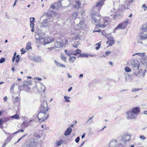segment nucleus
<instances>
[{
  "label": "nucleus",
  "instance_id": "1",
  "mask_svg": "<svg viewBox=\"0 0 147 147\" xmlns=\"http://www.w3.org/2000/svg\"><path fill=\"white\" fill-rule=\"evenodd\" d=\"M49 114L46 112L40 111L37 115V118L40 122H41L45 121L48 118Z\"/></svg>",
  "mask_w": 147,
  "mask_h": 147
},
{
  "label": "nucleus",
  "instance_id": "2",
  "mask_svg": "<svg viewBox=\"0 0 147 147\" xmlns=\"http://www.w3.org/2000/svg\"><path fill=\"white\" fill-rule=\"evenodd\" d=\"M109 147H123V145L120 143H118L117 140L112 139L110 142Z\"/></svg>",
  "mask_w": 147,
  "mask_h": 147
},
{
  "label": "nucleus",
  "instance_id": "3",
  "mask_svg": "<svg viewBox=\"0 0 147 147\" xmlns=\"http://www.w3.org/2000/svg\"><path fill=\"white\" fill-rule=\"evenodd\" d=\"M54 41V39L53 38L50 39L49 38L46 37L44 38L43 37L42 39L41 40V44L46 45Z\"/></svg>",
  "mask_w": 147,
  "mask_h": 147
},
{
  "label": "nucleus",
  "instance_id": "4",
  "mask_svg": "<svg viewBox=\"0 0 147 147\" xmlns=\"http://www.w3.org/2000/svg\"><path fill=\"white\" fill-rule=\"evenodd\" d=\"M128 20H127L125 21L122 22V23L119 24L115 29V30H118L119 29H125L128 25Z\"/></svg>",
  "mask_w": 147,
  "mask_h": 147
},
{
  "label": "nucleus",
  "instance_id": "5",
  "mask_svg": "<svg viewBox=\"0 0 147 147\" xmlns=\"http://www.w3.org/2000/svg\"><path fill=\"white\" fill-rule=\"evenodd\" d=\"M59 3L58 2L57 3L59 4H60V6L57 7V8H59L60 7H65L66 5H69L70 4V1L68 0H59Z\"/></svg>",
  "mask_w": 147,
  "mask_h": 147
},
{
  "label": "nucleus",
  "instance_id": "6",
  "mask_svg": "<svg viewBox=\"0 0 147 147\" xmlns=\"http://www.w3.org/2000/svg\"><path fill=\"white\" fill-rule=\"evenodd\" d=\"M120 141L122 142H126L129 141L131 138V136L130 135L124 134L123 136L119 137Z\"/></svg>",
  "mask_w": 147,
  "mask_h": 147
},
{
  "label": "nucleus",
  "instance_id": "7",
  "mask_svg": "<svg viewBox=\"0 0 147 147\" xmlns=\"http://www.w3.org/2000/svg\"><path fill=\"white\" fill-rule=\"evenodd\" d=\"M39 144L36 140H30L27 147H38Z\"/></svg>",
  "mask_w": 147,
  "mask_h": 147
},
{
  "label": "nucleus",
  "instance_id": "8",
  "mask_svg": "<svg viewBox=\"0 0 147 147\" xmlns=\"http://www.w3.org/2000/svg\"><path fill=\"white\" fill-rule=\"evenodd\" d=\"M35 38L36 39V42L37 43L41 44V40L42 39L43 36L41 33H36L35 34Z\"/></svg>",
  "mask_w": 147,
  "mask_h": 147
},
{
  "label": "nucleus",
  "instance_id": "9",
  "mask_svg": "<svg viewBox=\"0 0 147 147\" xmlns=\"http://www.w3.org/2000/svg\"><path fill=\"white\" fill-rule=\"evenodd\" d=\"M127 118L128 119H132L136 118L137 116V115L135 114L132 111H128L127 112Z\"/></svg>",
  "mask_w": 147,
  "mask_h": 147
},
{
  "label": "nucleus",
  "instance_id": "10",
  "mask_svg": "<svg viewBox=\"0 0 147 147\" xmlns=\"http://www.w3.org/2000/svg\"><path fill=\"white\" fill-rule=\"evenodd\" d=\"M92 20H94V22L97 23H100V15L98 14L96 15L95 14H93L92 15Z\"/></svg>",
  "mask_w": 147,
  "mask_h": 147
},
{
  "label": "nucleus",
  "instance_id": "11",
  "mask_svg": "<svg viewBox=\"0 0 147 147\" xmlns=\"http://www.w3.org/2000/svg\"><path fill=\"white\" fill-rule=\"evenodd\" d=\"M31 81L30 80H25L24 81L23 84L22 85V87L25 88H26L25 90L26 91H28L30 90V88L28 86L29 85H30L31 84Z\"/></svg>",
  "mask_w": 147,
  "mask_h": 147
},
{
  "label": "nucleus",
  "instance_id": "12",
  "mask_svg": "<svg viewBox=\"0 0 147 147\" xmlns=\"http://www.w3.org/2000/svg\"><path fill=\"white\" fill-rule=\"evenodd\" d=\"M131 65L133 69L135 70L138 69L139 67V64L138 61L136 62L133 61L131 63Z\"/></svg>",
  "mask_w": 147,
  "mask_h": 147
},
{
  "label": "nucleus",
  "instance_id": "13",
  "mask_svg": "<svg viewBox=\"0 0 147 147\" xmlns=\"http://www.w3.org/2000/svg\"><path fill=\"white\" fill-rule=\"evenodd\" d=\"M47 105L44 104H42L40 107V111L47 113L48 111Z\"/></svg>",
  "mask_w": 147,
  "mask_h": 147
},
{
  "label": "nucleus",
  "instance_id": "14",
  "mask_svg": "<svg viewBox=\"0 0 147 147\" xmlns=\"http://www.w3.org/2000/svg\"><path fill=\"white\" fill-rule=\"evenodd\" d=\"M75 4L74 5V7L75 9H78L81 8L83 6H82L80 1L79 0H74Z\"/></svg>",
  "mask_w": 147,
  "mask_h": 147
},
{
  "label": "nucleus",
  "instance_id": "15",
  "mask_svg": "<svg viewBox=\"0 0 147 147\" xmlns=\"http://www.w3.org/2000/svg\"><path fill=\"white\" fill-rule=\"evenodd\" d=\"M31 59L36 63L41 62L42 61L41 57L39 56H36L32 57Z\"/></svg>",
  "mask_w": 147,
  "mask_h": 147
},
{
  "label": "nucleus",
  "instance_id": "16",
  "mask_svg": "<svg viewBox=\"0 0 147 147\" xmlns=\"http://www.w3.org/2000/svg\"><path fill=\"white\" fill-rule=\"evenodd\" d=\"M108 41L107 42V43L109 42V45L110 46H112L114 43V38L113 37L110 36L108 37L107 38Z\"/></svg>",
  "mask_w": 147,
  "mask_h": 147
},
{
  "label": "nucleus",
  "instance_id": "17",
  "mask_svg": "<svg viewBox=\"0 0 147 147\" xmlns=\"http://www.w3.org/2000/svg\"><path fill=\"white\" fill-rule=\"evenodd\" d=\"M63 45V44L61 41H57L55 43V48H59L62 47Z\"/></svg>",
  "mask_w": 147,
  "mask_h": 147
},
{
  "label": "nucleus",
  "instance_id": "18",
  "mask_svg": "<svg viewBox=\"0 0 147 147\" xmlns=\"http://www.w3.org/2000/svg\"><path fill=\"white\" fill-rule=\"evenodd\" d=\"M144 31H141V30H140V38L141 39L144 40L147 38V34H144L142 35V34H143Z\"/></svg>",
  "mask_w": 147,
  "mask_h": 147
},
{
  "label": "nucleus",
  "instance_id": "19",
  "mask_svg": "<svg viewBox=\"0 0 147 147\" xmlns=\"http://www.w3.org/2000/svg\"><path fill=\"white\" fill-rule=\"evenodd\" d=\"M72 131V129L70 127H68L65 131L64 135L67 136L69 135Z\"/></svg>",
  "mask_w": 147,
  "mask_h": 147
},
{
  "label": "nucleus",
  "instance_id": "20",
  "mask_svg": "<svg viewBox=\"0 0 147 147\" xmlns=\"http://www.w3.org/2000/svg\"><path fill=\"white\" fill-rule=\"evenodd\" d=\"M140 109L138 107H136L134 108L132 111L135 114L137 115V113H139L140 111Z\"/></svg>",
  "mask_w": 147,
  "mask_h": 147
},
{
  "label": "nucleus",
  "instance_id": "21",
  "mask_svg": "<svg viewBox=\"0 0 147 147\" xmlns=\"http://www.w3.org/2000/svg\"><path fill=\"white\" fill-rule=\"evenodd\" d=\"M32 121V120H30L28 122H26V121H24L22 123V125L23 126H24L26 127H27L30 126L31 125L30 123Z\"/></svg>",
  "mask_w": 147,
  "mask_h": 147
},
{
  "label": "nucleus",
  "instance_id": "22",
  "mask_svg": "<svg viewBox=\"0 0 147 147\" xmlns=\"http://www.w3.org/2000/svg\"><path fill=\"white\" fill-rule=\"evenodd\" d=\"M54 62L55 63L56 65L58 67H64L65 68V66L64 65L58 62L56 60H54Z\"/></svg>",
  "mask_w": 147,
  "mask_h": 147
},
{
  "label": "nucleus",
  "instance_id": "23",
  "mask_svg": "<svg viewBox=\"0 0 147 147\" xmlns=\"http://www.w3.org/2000/svg\"><path fill=\"white\" fill-rule=\"evenodd\" d=\"M63 142V141L62 140H61L58 141H57L56 142L55 144H56L57 146H60L62 144Z\"/></svg>",
  "mask_w": 147,
  "mask_h": 147
},
{
  "label": "nucleus",
  "instance_id": "24",
  "mask_svg": "<svg viewBox=\"0 0 147 147\" xmlns=\"http://www.w3.org/2000/svg\"><path fill=\"white\" fill-rule=\"evenodd\" d=\"M104 0H102L98 2L96 5V7H100L102 6L103 4Z\"/></svg>",
  "mask_w": 147,
  "mask_h": 147
},
{
  "label": "nucleus",
  "instance_id": "25",
  "mask_svg": "<svg viewBox=\"0 0 147 147\" xmlns=\"http://www.w3.org/2000/svg\"><path fill=\"white\" fill-rule=\"evenodd\" d=\"M84 25V22L83 21H80V23L78 24V27L83 28Z\"/></svg>",
  "mask_w": 147,
  "mask_h": 147
},
{
  "label": "nucleus",
  "instance_id": "26",
  "mask_svg": "<svg viewBox=\"0 0 147 147\" xmlns=\"http://www.w3.org/2000/svg\"><path fill=\"white\" fill-rule=\"evenodd\" d=\"M30 27L32 28V29L31 30V31L32 32H33L34 31V22H30Z\"/></svg>",
  "mask_w": 147,
  "mask_h": 147
},
{
  "label": "nucleus",
  "instance_id": "27",
  "mask_svg": "<svg viewBox=\"0 0 147 147\" xmlns=\"http://www.w3.org/2000/svg\"><path fill=\"white\" fill-rule=\"evenodd\" d=\"M31 45V44L30 42H28L27 44L26 47V48L27 50H28L30 49H32V47Z\"/></svg>",
  "mask_w": 147,
  "mask_h": 147
},
{
  "label": "nucleus",
  "instance_id": "28",
  "mask_svg": "<svg viewBox=\"0 0 147 147\" xmlns=\"http://www.w3.org/2000/svg\"><path fill=\"white\" fill-rule=\"evenodd\" d=\"M147 30V24L144 26H143L142 28L141 29V31L146 32Z\"/></svg>",
  "mask_w": 147,
  "mask_h": 147
},
{
  "label": "nucleus",
  "instance_id": "29",
  "mask_svg": "<svg viewBox=\"0 0 147 147\" xmlns=\"http://www.w3.org/2000/svg\"><path fill=\"white\" fill-rule=\"evenodd\" d=\"M78 15V13L77 11H75L73 12L72 13V15L73 16V18L74 19L76 18L77 16Z\"/></svg>",
  "mask_w": 147,
  "mask_h": 147
},
{
  "label": "nucleus",
  "instance_id": "30",
  "mask_svg": "<svg viewBox=\"0 0 147 147\" xmlns=\"http://www.w3.org/2000/svg\"><path fill=\"white\" fill-rule=\"evenodd\" d=\"M88 55L89 54L86 53L80 54L78 58L79 57H88V56H89Z\"/></svg>",
  "mask_w": 147,
  "mask_h": 147
},
{
  "label": "nucleus",
  "instance_id": "31",
  "mask_svg": "<svg viewBox=\"0 0 147 147\" xmlns=\"http://www.w3.org/2000/svg\"><path fill=\"white\" fill-rule=\"evenodd\" d=\"M94 117V116H92V117H90L89 118L88 121L86 122V124L88 123V122H89L90 124L93 123V121L92 120V118Z\"/></svg>",
  "mask_w": 147,
  "mask_h": 147
},
{
  "label": "nucleus",
  "instance_id": "32",
  "mask_svg": "<svg viewBox=\"0 0 147 147\" xmlns=\"http://www.w3.org/2000/svg\"><path fill=\"white\" fill-rule=\"evenodd\" d=\"M76 59V57H75L72 56L70 57L69 60L70 61H71L72 63H74V61Z\"/></svg>",
  "mask_w": 147,
  "mask_h": 147
},
{
  "label": "nucleus",
  "instance_id": "33",
  "mask_svg": "<svg viewBox=\"0 0 147 147\" xmlns=\"http://www.w3.org/2000/svg\"><path fill=\"white\" fill-rule=\"evenodd\" d=\"M12 118H14L16 119H20V117L17 114H16L13 116L11 117Z\"/></svg>",
  "mask_w": 147,
  "mask_h": 147
},
{
  "label": "nucleus",
  "instance_id": "34",
  "mask_svg": "<svg viewBox=\"0 0 147 147\" xmlns=\"http://www.w3.org/2000/svg\"><path fill=\"white\" fill-rule=\"evenodd\" d=\"M47 23L44 21L41 24V26L44 27L47 26Z\"/></svg>",
  "mask_w": 147,
  "mask_h": 147
},
{
  "label": "nucleus",
  "instance_id": "35",
  "mask_svg": "<svg viewBox=\"0 0 147 147\" xmlns=\"http://www.w3.org/2000/svg\"><path fill=\"white\" fill-rule=\"evenodd\" d=\"M125 71L127 72H130L131 71V69L129 67H126L125 68Z\"/></svg>",
  "mask_w": 147,
  "mask_h": 147
},
{
  "label": "nucleus",
  "instance_id": "36",
  "mask_svg": "<svg viewBox=\"0 0 147 147\" xmlns=\"http://www.w3.org/2000/svg\"><path fill=\"white\" fill-rule=\"evenodd\" d=\"M64 98L65 99V102H70V100L69 99V98H70V97H67L66 96H64Z\"/></svg>",
  "mask_w": 147,
  "mask_h": 147
},
{
  "label": "nucleus",
  "instance_id": "37",
  "mask_svg": "<svg viewBox=\"0 0 147 147\" xmlns=\"http://www.w3.org/2000/svg\"><path fill=\"white\" fill-rule=\"evenodd\" d=\"M105 27H106L109 24V22H108L107 20H104V24H103Z\"/></svg>",
  "mask_w": 147,
  "mask_h": 147
},
{
  "label": "nucleus",
  "instance_id": "38",
  "mask_svg": "<svg viewBox=\"0 0 147 147\" xmlns=\"http://www.w3.org/2000/svg\"><path fill=\"white\" fill-rule=\"evenodd\" d=\"M96 45H97L98 46L96 47V50H98L100 48L101 44L100 42H99L98 43H96Z\"/></svg>",
  "mask_w": 147,
  "mask_h": 147
},
{
  "label": "nucleus",
  "instance_id": "39",
  "mask_svg": "<svg viewBox=\"0 0 147 147\" xmlns=\"http://www.w3.org/2000/svg\"><path fill=\"white\" fill-rule=\"evenodd\" d=\"M64 51L65 53L67 54L69 56H70L71 55H72V54L70 52L67 51V50H64Z\"/></svg>",
  "mask_w": 147,
  "mask_h": 147
},
{
  "label": "nucleus",
  "instance_id": "40",
  "mask_svg": "<svg viewBox=\"0 0 147 147\" xmlns=\"http://www.w3.org/2000/svg\"><path fill=\"white\" fill-rule=\"evenodd\" d=\"M139 138L142 140H144L146 139V137L144 135H141L140 136Z\"/></svg>",
  "mask_w": 147,
  "mask_h": 147
},
{
  "label": "nucleus",
  "instance_id": "41",
  "mask_svg": "<svg viewBox=\"0 0 147 147\" xmlns=\"http://www.w3.org/2000/svg\"><path fill=\"white\" fill-rule=\"evenodd\" d=\"M61 59L63 61H64L65 62H66V58L65 57H64L63 56L61 55Z\"/></svg>",
  "mask_w": 147,
  "mask_h": 147
},
{
  "label": "nucleus",
  "instance_id": "42",
  "mask_svg": "<svg viewBox=\"0 0 147 147\" xmlns=\"http://www.w3.org/2000/svg\"><path fill=\"white\" fill-rule=\"evenodd\" d=\"M142 8L144 9V10L145 11L147 9V6L145 4H143L142 6Z\"/></svg>",
  "mask_w": 147,
  "mask_h": 147
},
{
  "label": "nucleus",
  "instance_id": "43",
  "mask_svg": "<svg viewBox=\"0 0 147 147\" xmlns=\"http://www.w3.org/2000/svg\"><path fill=\"white\" fill-rule=\"evenodd\" d=\"M24 131V130L23 129H20V130H18L17 131L14 132L13 133L14 134H16L17 133H18L19 132H23Z\"/></svg>",
  "mask_w": 147,
  "mask_h": 147
},
{
  "label": "nucleus",
  "instance_id": "44",
  "mask_svg": "<svg viewBox=\"0 0 147 147\" xmlns=\"http://www.w3.org/2000/svg\"><path fill=\"white\" fill-rule=\"evenodd\" d=\"M5 61L4 58L2 57L0 59V63H1L5 62Z\"/></svg>",
  "mask_w": 147,
  "mask_h": 147
},
{
  "label": "nucleus",
  "instance_id": "45",
  "mask_svg": "<svg viewBox=\"0 0 147 147\" xmlns=\"http://www.w3.org/2000/svg\"><path fill=\"white\" fill-rule=\"evenodd\" d=\"M75 52H76L77 54H81V51L79 49H77L75 51Z\"/></svg>",
  "mask_w": 147,
  "mask_h": 147
},
{
  "label": "nucleus",
  "instance_id": "46",
  "mask_svg": "<svg viewBox=\"0 0 147 147\" xmlns=\"http://www.w3.org/2000/svg\"><path fill=\"white\" fill-rule=\"evenodd\" d=\"M80 138L79 137H78L75 139V141L76 143H78L80 140Z\"/></svg>",
  "mask_w": 147,
  "mask_h": 147
},
{
  "label": "nucleus",
  "instance_id": "47",
  "mask_svg": "<svg viewBox=\"0 0 147 147\" xmlns=\"http://www.w3.org/2000/svg\"><path fill=\"white\" fill-rule=\"evenodd\" d=\"M140 90V89H138V88H135L134 89H133L131 91L133 92H135L137 91H138L139 90Z\"/></svg>",
  "mask_w": 147,
  "mask_h": 147
},
{
  "label": "nucleus",
  "instance_id": "48",
  "mask_svg": "<svg viewBox=\"0 0 147 147\" xmlns=\"http://www.w3.org/2000/svg\"><path fill=\"white\" fill-rule=\"evenodd\" d=\"M55 47H48V49L50 50V51H51L53 50L54 49H55Z\"/></svg>",
  "mask_w": 147,
  "mask_h": 147
},
{
  "label": "nucleus",
  "instance_id": "49",
  "mask_svg": "<svg viewBox=\"0 0 147 147\" xmlns=\"http://www.w3.org/2000/svg\"><path fill=\"white\" fill-rule=\"evenodd\" d=\"M15 100L16 102H18L20 101V99L17 96L15 98Z\"/></svg>",
  "mask_w": 147,
  "mask_h": 147
},
{
  "label": "nucleus",
  "instance_id": "50",
  "mask_svg": "<svg viewBox=\"0 0 147 147\" xmlns=\"http://www.w3.org/2000/svg\"><path fill=\"white\" fill-rule=\"evenodd\" d=\"M21 54H24L26 52V51L24 50L23 49H21Z\"/></svg>",
  "mask_w": 147,
  "mask_h": 147
},
{
  "label": "nucleus",
  "instance_id": "51",
  "mask_svg": "<svg viewBox=\"0 0 147 147\" xmlns=\"http://www.w3.org/2000/svg\"><path fill=\"white\" fill-rule=\"evenodd\" d=\"M101 31V30L100 29L96 30V29H94V30L93 31V32H100Z\"/></svg>",
  "mask_w": 147,
  "mask_h": 147
},
{
  "label": "nucleus",
  "instance_id": "52",
  "mask_svg": "<svg viewBox=\"0 0 147 147\" xmlns=\"http://www.w3.org/2000/svg\"><path fill=\"white\" fill-rule=\"evenodd\" d=\"M3 118L0 119V126L1 125L3 122V120H2Z\"/></svg>",
  "mask_w": 147,
  "mask_h": 147
},
{
  "label": "nucleus",
  "instance_id": "53",
  "mask_svg": "<svg viewBox=\"0 0 147 147\" xmlns=\"http://www.w3.org/2000/svg\"><path fill=\"white\" fill-rule=\"evenodd\" d=\"M98 25L101 28H105V27L104 24H98Z\"/></svg>",
  "mask_w": 147,
  "mask_h": 147
},
{
  "label": "nucleus",
  "instance_id": "54",
  "mask_svg": "<svg viewBox=\"0 0 147 147\" xmlns=\"http://www.w3.org/2000/svg\"><path fill=\"white\" fill-rule=\"evenodd\" d=\"M15 87V84H14L13 83L11 86V90H13L14 88Z\"/></svg>",
  "mask_w": 147,
  "mask_h": 147
},
{
  "label": "nucleus",
  "instance_id": "55",
  "mask_svg": "<svg viewBox=\"0 0 147 147\" xmlns=\"http://www.w3.org/2000/svg\"><path fill=\"white\" fill-rule=\"evenodd\" d=\"M111 52L110 51H107L106 52L105 54L107 56L109 55V54L111 53Z\"/></svg>",
  "mask_w": 147,
  "mask_h": 147
},
{
  "label": "nucleus",
  "instance_id": "56",
  "mask_svg": "<svg viewBox=\"0 0 147 147\" xmlns=\"http://www.w3.org/2000/svg\"><path fill=\"white\" fill-rule=\"evenodd\" d=\"M20 58H16V63H18L20 61Z\"/></svg>",
  "mask_w": 147,
  "mask_h": 147
},
{
  "label": "nucleus",
  "instance_id": "57",
  "mask_svg": "<svg viewBox=\"0 0 147 147\" xmlns=\"http://www.w3.org/2000/svg\"><path fill=\"white\" fill-rule=\"evenodd\" d=\"M142 54V53H136L135 54H134L132 55L134 56L135 55H139L141 56Z\"/></svg>",
  "mask_w": 147,
  "mask_h": 147
},
{
  "label": "nucleus",
  "instance_id": "58",
  "mask_svg": "<svg viewBox=\"0 0 147 147\" xmlns=\"http://www.w3.org/2000/svg\"><path fill=\"white\" fill-rule=\"evenodd\" d=\"M3 100L5 102L7 100V96H5L3 98Z\"/></svg>",
  "mask_w": 147,
  "mask_h": 147
},
{
  "label": "nucleus",
  "instance_id": "59",
  "mask_svg": "<svg viewBox=\"0 0 147 147\" xmlns=\"http://www.w3.org/2000/svg\"><path fill=\"white\" fill-rule=\"evenodd\" d=\"M32 20H30V22H34V20H35V18L34 17H32Z\"/></svg>",
  "mask_w": 147,
  "mask_h": 147
},
{
  "label": "nucleus",
  "instance_id": "60",
  "mask_svg": "<svg viewBox=\"0 0 147 147\" xmlns=\"http://www.w3.org/2000/svg\"><path fill=\"white\" fill-rule=\"evenodd\" d=\"M65 44L66 45H68V40H65Z\"/></svg>",
  "mask_w": 147,
  "mask_h": 147
},
{
  "label": "nucleus",
  "instance_id": "61",
  "mask_svg": "<svg viewBox=\"0 0 147 147\" xmlns=\"http://www.w3.org/2000/svg\"><path fill=\"white\" fill-rule=\"evenodd\" d=\"M83 74H80L79 76V78H80L81 77H83Z\"/></svg>",
  "mask_w": 147,
  "mask_h": 147
},
{
  "label": "nucleus",
  "instance_id": "62",
  "mask_svg": "<svg viewBox=\"0 0 147 147\" xmlns=\"http://www.w3.org/2000/svg\"><path fill=\"white\" fill-rule=\"evenodd\" d=\"M22 139L20 138L17 141L16 143H18V142H20V140H22Z\"/></svg>",
  "mask_w": 147,
  "mask_h": 147
},
{
  "label": "nucleus",
  "instance_id": "63",
  "mask_svg": "<svg viewBox=\"0 0 147 147\" xmlns=\"http://www.w3.org/2000/svg\"><path fill=\"white\" fill-rule=\"evenodd\" d=\"M26 134H25V135H24L23 136H22L21 138L22 139H23V138L25 137L26 136Z\"/></svg>",
  "mask_w": 147,
  "mask_h": 147
},
{
  "label": "nucleus",
  "instance_id": "64",
  "mask_svg": "<svg viewBox=\"0 0 147 147\" xmlns=\"http://www.w3.org/2000/svg\"><path fill=\"white\" fill-rule=\"evenodd\" d=\"M144 114L146 115H147V111H145L144 112Z\"/></svg>",
  "mask_w": 147,
  "mask_h": 147
}]
</instances>
